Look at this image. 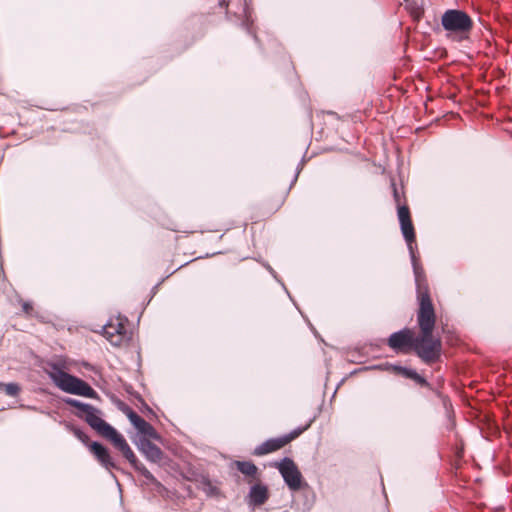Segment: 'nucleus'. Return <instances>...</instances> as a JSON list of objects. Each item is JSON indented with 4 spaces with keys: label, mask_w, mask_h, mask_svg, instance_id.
<instances>
[{
    "label": "nucleus",
    "mask_w": 512,
    "mask_h": 512,
    "mask_svg": "<svg viewBox=\"0 0 512 512\" xmlns=\"http://www.w3.org/2000/svg\"><path fill=\"white\" fill-rule=\"evenodd\" d=\"M21 391V387L17 383H3L0 382V392H4L6 395L16 397Z\"/></svg>",
    "instance_id": "obj_18"
},
{
    "label": "nucleus",
    "mask_w": 512,
    "mask_h": 512,
    "mask_svg": "<svg viewBox=\"0 0 512 512\" xmlns=\"http://www.w3.org/2000/svg\"><path fill=\"white\" fill-rule=\"evenodd\" d=\"M398 373L403 377L414 380L417 384L426 387L428 389H432L431 384L420 374H418L415 370L409 369L406 367H397Z\"/></svg>",
    "instance_id": "obj_14"
},
{
    "label": "nucleus",
    "mask_w": 512,
    "mask_h": 512,
    "mask_svg": "<svg viewBox=\"0 0 512 512\" xmlns=\"http://www.w3.org/2000/svg\"><path fill=\"white\" fill-rule=\"evenodd\" d=\"M68 403L82 412L84 420L104 438L110 441L117 435V430L104 421L100 416V411L92 405L78 400H69Z\"/></svg>",
    "instance_id": "obj_5"
},
{
    "label": "nucleus",
    "mask_w": 512,
    "mask_h": 512,
    "mask_svg": "<svg viewBox=\"0 0 512 512\" xmlns=\"http://www.w3.org/2000/svg\"><path fill=\"white\" fill-rule=\"evenodd\" d=\"M393 196H394V200H395V202L397 204V207H399V205H403L401 203L402 197H401L398 189L395 186L393 187Z\"/></svg>",
    "instance_id": "obj_21"
},
{
    "label": "nucleus",
    "mask_w": 512,
    "mask_h": 512,
    "mask_svg": "<svg viewBox=\"0 0 512 512\" xmlns=\"http://www.w3.org/2000/svg\"><path fill=\"white\" fill-rule=\"evenodd\" d=\"M249 503L254 506L263 505L269 498L268 489L265 485L255 484L251 487L249 495Z\"/></svg>",
    "instance_id": "obj_13"
},
{
    "label": "nucleus",
    "mask_w": 512,
    "mask_h": 512,
    "mask_svg": "<svg viewBox=\"0 0 512 512\" xmlns=\"http://www.w3.org/2000/svg\"><path fill=\"white\" fill-rule=\"evenodd\" d=\"M90 452L94 455L96 460L107 470H118L119 467L111 456L109 450L98 442L90 444Z\"/></svg>",
    "instance_id": "obj_12"
},
{
    "label": "nucleus",
    "mask_w": 512,
    "mask_h": 512,
    "mask_svg": "<svg viewBox=\"0 0 512 512\" xmlns=\"http://www.w3.org/2000/svg\"><path fill=\"white\" fill-rule=\"evenodd\" d=\"M90 452L94 455L96 460L107 470H118L119 467L111 456L109 450L98 442L90 444Z\"/></svg>",
    "instance_id": "obj_11"
},
{
    "label": "nucleus",
    "mask_w": 512,
    "mask_h": 512,
    "mask_svg": "<svg viewBox=\"0 0 512 512\" xmlns=\"http://www.w3.org/2000/svg\"><path fill=\"white\" fill-rule=\"evenodd\" d=\"M236 468L238 471H240L243 475L247 477H251L252 479L256 478L258 468L256 465L251 461H236L235 462Z\"/></svg>",
    "instance_id": "obj_16"
},
{
    "label": "nucleus",
    "mask_w": 512,
    "mask_h": 512,
    "mask_svg": "<svg viewBox=\"0 0 512 512\" xmlns=\"http://www.w3.org/2000/svg\"><path fill=\"white\" fill-rule=\"evenodd\" d=\"M110 442L117 450H119L122 453V455L127 459L131 466L136 471H138L143 477H145L148 481L151 482L155 480L152 473L138 461L136 455L130 448L126 439L120 433H117V435L114 438H112Z\"/></svg>",
    "instance_id": "obj_7"
},
{
    "label": "nucleus",
    "mask_w": 512,
    "mask_h": 512,
    "mask_svg": "<svg viewBox=\"0 0 512 512\" xmlns=\"http://www.w3.org/2000/svg\"><path fill=\"white\" fill-rule=\"evenodd\" d=\"M67 369L64 360L48 361L45 365V372L63 392L88 398L97 397V392L87 382L67 373Z\"/></svg>",
    "instance_id": "obj_2"
},
{
    "label": "nucleus",
    "mask_w": 512,
    "mask_h": 512,
    "mask_svg": "<svg viewBox=\"0 0 512 512\" xmlns=\"http://www.w3.org/2000/svg\"><path fill=\"white\" fill-rule=\"evenodd\" d=\"M122 411L141 434L151 438H157L154 427L144 418H142L137 412H135L131 407L126 405Z\"/></svg>",
    "instance_id": "obj_10"
},
{
    "label": "nucleus",
    "mask_w": 512,
    "mask_h": 512,
    "mask_svg": "<svg viewBox=\"0 0 512 512\" xmlns=\"http://www.w3.org/2000/svg\"><path fill=\"white\" fill-rule=\"evenodd\" d=\"M67 428L69 429L70 432L73 433V435L77 439H79L85 446H87L90 449V444L92 442H90V437L83 430H81L77 426L70 425V424L67 425Z\"/></svg>",
    "instance_id": "obj_17"
},
{
    "label": "nucleus",
    "mask_w": 512,
    "mask_h": 512,
    "mask_svg": "<svg viewBox=\"0 0 512 512\" xmlns=\"http://www.w3.org/2000/svg\"><path fill=\"white\" fill-rule=\"evenodd\" d=\"M441 25L447 38L455 42H463L470 39L474 28L471 16L460 9H448L441 16Z\"/></svg>",
    "instance_id": "obj_3"
},
{
    "label": "nucleus",
    "mask_w": 512,
    "mask_h": 512,
    "mask_svg": "<svg viewBox=\"0 0 512 512\" xmlns=\"http://www.w3.org/2000/svg\"><path fill=\"white\" fill-rule=\"evenodd\" d=\"M309 425L305 426L302 429H296L290 432L287 435L277 437V438H270L263 442L262 444L258 445L253 454L256 456H263L269 453H273L275 451L280 450L284 446H286L288 443H290L292 440L297 438L303 431H305Z\"/></svg>",
    "instance_id": "obj_8"
},
{
    "label": "nucleus",
    "mask_w": 512,
    "mask_h": 512,
    "mask_svg": "<svg viewBox=\"0 0 512 512\" xmlns=\"http://www.w3.org/2000/svg\"><path fill=\"white\" fill-rule=\"evenodd\" d=\"M18 303L21 306L22 313L26 317H38V313L35 311L33 303L31 301L19 299Z\"/></svg>",
    "instance_id": "obj_19"
},
{
    "label": "nucleus",
    "mask_w": 512,
    "mask_h": 512,
    "mask_svg": "<svg viewBox=\"0 0 512 512\" xmlns=\"http://www.w3.org/2000/svg\"><path fill=\"white\" fill-rule=\"evenodd\" d=\"M418 309L416 313L418 335L410 328L392 333L388 346L397 354L414 352L425 364H433L440 359L442 341L433 335L436 324V313L432 303L427 280H415Z\"/></svg>",
    "instance_id": "obj_1"
},
{
    "label": "nucleus",
    "mask_w": 512,
    "mask_h": 512,
    "mask_svg": "<svg viewBox=\"0 0 512 512\" xmlns=\"http://www.w3.org/2000/svg\"><path fill=\"white\" fill-rule=\"evenodd\" d=\"M278 470L290 490L298 491L302 488V474L292 459L284 458L278 464Z\"/></svg>",
    "instance_id": "obj_9"
},
{
    "label": "nucleus",
    "mask_w": 512,
    "mask_h": 512,
    "mask_svg": "<svg viewBox=\"0 0 512 512\" xmlns=\"http://www.w3.org/2000/svg\"><path fill=\"white\" fill-rule=\"evenodd\" d=\"M242 25L245 27L246 31L251 34L255 40H257V36H256V33L255 31L253 30V23L247 19L246 21H244L242 23Z\"/></svg>",
    "instance_id": "obj_20"
},
{
    "label": "nucleus",
    "mask_w": 512,
    "mask_h": 512,
    "mask_svg": "<svg viewBox=\"0 0 512 512\" xmlns=\"http://www.w3.org/2000/svg\"><path fill=\"white\" fill-rule=\"evenodd\" d=\"M141 449H142L143 453L145 454V456L147 457V459H149L150 461H152V462L161 461L163 453H162L161 449L154 443H152L150 441H145L142 443Z\"/></svg>",
    "instance_id": "obj_15"
},
{
    "label": "nucleus",
    "mask_w": 512,
    "mask_h": 512,
    "mask_svg": "<svg viewBox=\"0 0 512 512\" xmlns=\"http://www.w3.org/2000/svg\"><path fill=\"white\" fill-rule=\"evenodd\" d=\"M128 326L129 321L125 316L111 317L103 327L104 336L112 345L120 346L129 339Z\"/></svg>",
    "instance_id": "obj_6"
},
{
    "label": "nucleus",
    "mask_w": 512,
    "mask_h": 512,
    "mask_svg": "<svg viewBox=\"0 0 512 512\" xmlns=\"http://www.w3.org/2000/svg\"><path fill=\"white\" fill-rule=\"evenodd\" d=\"M397 214L401 232L409 249L415 280H427L424 268L416 254V235L408 205L405 203L399 205V207H397Z\"/></svg>",
    "instance_id": "obj_4"
}]
</instances>
